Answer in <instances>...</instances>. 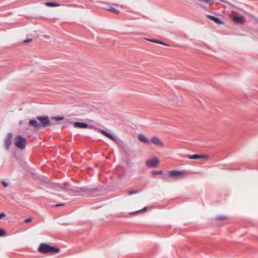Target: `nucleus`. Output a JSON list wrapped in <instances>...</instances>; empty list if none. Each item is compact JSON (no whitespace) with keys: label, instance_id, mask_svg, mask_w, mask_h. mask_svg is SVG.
Returning a JSON list of instances; mask_svg holds the SVG:
<instances>
[{"label":"nucleus","instance_id":"f257e3e1","mask_svg":"<svg viewBox=\"0 0 258 258\" xmlns=\"http://www.w3.org/2000/svg\"><path fill=\"white\" fill-rule=\"evenodd\" d=\"M38 250L42 253H50L52 254L57 253L60 251V249L58 248L50 246L46 243H41L39 245Z\"/></svg>","mask_w":258,"mask_h":258},{"label":"nucleus","instance_id":"f03ea898","mask_svg":"<svg viewBox=\"0 0 258 258\" xmlns=\"http://www.w3.org/2000/svg\"><path fill=\"white\" fill-rule=\"evenodd\" d=\"M229 17L231 18L233 22L236 24H244L245 22L244 16L238 14V12L235 10H231Z\"/></svg>","mask_w":258,"mask_h":258},{"label":"nucleus","instance_id":"7ed1b4c3","mask_svg":"<svg viewBox=\"0 0 258 258\" xmlns=\"http://www.w3.org/2000/svg\"><path fill=\"white\" fill-rule=\"evenodd\" d=\"M185 174L186 172L184 170H170L168 172L169 177L175 180L181 179Z\"/></svg>","mask_w":258,"mask_h":258},{"label":"nucleus","instance_id":"20e7f679","mask_svg":"<svg viewBox=\"0 0 258 258\" xmlns=\"http://www.w3.org/2000/svg\"><path fill=\"white\" fill-rule=\"evenodd\" d=\"M15 146L20 149H24L26 147V141L22 136L19 135L15 138Z\"/></svg>","mask_w":258,"mask_h":258},{"label":"nucleus","instance_id":"39448f33","mask_svg":"<svg viewBox=\"0 0 258 258\" xmlns=\"http://www.w3.org/2000/svg\"><path fill=\"white\" fill-rule=\"evenodd\" d=\"M36 119L39 121L41 127H46L50 126L51 123L47 116H37Z\"/></svg>","mask_w":258,"mask_h":258},{"label":"nucleus","instance_id":"423d86ee","mask_svg":"<svg viewBox=\"0 0 258 258\" xmlns=\"http://www.w3.org/2000/svg\"><path fill=\"white\" fill-rule=\"evenodd\" d=\"M13 135L12 133H9L4 141L5 148L6 150H9L12 144Z\"/></svg>","mask_w":258,"mask_h":258},{"label":"nucleus","instance_id":"0eeeda50","mask_svg":"<svg viewBox=\"0 0 258 258\" xmlns=\"http://www.w3.org/2000/svg\"><path fill=\"white\" fill-rule=\"evenodd\" d=\"M159 164V160L156 158H153L151 159L148 160L146 162V164L149 167H156Z\"/></svg>","mask_w":258,"mask_h":258},{"label":"nucleus","instance_id":"6e6552de","mask_svg":"<svg viewBox=\"0 0 258 258\" xmlns=\"http://www.w3.org/2000/svg\"><path fill=\"white\" fill-rule=\"evenodd\" d=\"M151 142L156 146L162 147L163 144L160 139L157 137H153L151 138Z\"/></svg>","mask_w":258,"mask_h":258},{"label":"nucleus","instance_id":"1a4fd4ad","mask_svg":"<svg viewBox=\"0 0 258 258\" xmlns=\"http://www.w3.org/2000/svg\"><path fill=\"white\" fill-rule=\"evenodd\" d=\"M29 125L31 126H33L37 128L41 127L40 125V123L37 119H30L29 122Z\"/></svg>","mask_w":258,"mask_h":258},{"label":"nucleus","instance_id":"9d476101","mask_svg":"<svg viewBox=\"0 0 258 258\" xmlns=\"http://www.w3.org/2000/svg\"><path fill=\"white\" fill-rule=\"evenodd\" d=\"M138 140L144 143L150 144L151 142L145 136L140 134L138 136Z\"/></svg>","mask_w":258,"mask_h":258},{"label":"nucleus","instance_id":"9b49d317","mask_svg":"<svg viewBox=\"0 0 258 258\" xmlns=\"http://www.w3.org/2000/svg\"><path fill=\"white\" fill-rule=\"evenodd\" d=\"M74 126L75 127L85 128H87L89 126V125L87 123H83V122H75L74 123Z\"/></svg>","mask_w":258,"mask_h":258},{"label":"nucleus","instance_id":"f8f14e48","mask_svg":"<svg viewBox=\"0 0 258 258\" xmlns=\"http://www.w3.org/2000/svg\"><path fill=\"white\" fill-rule=\"evenodd\" d=\"M187 157L190 159H200L206 158V156L194 154V155H187Z\"/></svg>","mask_w":258,"mask_h":258},{"label":"nucleus","instance_id":"ddd939ff","mask_svg":"<svg viewBox=\"0 0 258 258\" xmlns=\"http://www.w3.org/2000/svg\"><path fill=\"white\" fill-rule=\"evenodd\" d=\"M84 189L82 188H75L74 189H69L70 192L71 194H75L77 193H79L80 192L84 191Z\"/></svg>","mask_w":258,"mask_h":258},{"label":"nucleus","instance_id":"4468645a","mask_svg":"<svg viewBox=\"0 0 258 258\" xmlns=\"http://www.w3.org/2000/svg\"><path fill=\"white\" fill-rule=\"evenodd\" d=\"M208 17L211 20L215 22L217 24H221L222 22L218 17H216L211 15H208Z\"/></svg>","mask_w":258,"mask_h":258},{"label":"nucleus","instance_id":"2eb2a0df","mask_svg":"<svg viewBox=\"0 0 258 258\" xmlns=\"http://www.w3.org/2000/svg\"><path fill=\"white\" fill-rule=\"evenodd\" d=\"M45 5L48 7H54L59 6L60 4L53 2H46L45 3Z\"/></svg>","mask_w":258,"mask_h":258},{"label":"nucleus","instance_id":"dca6fc26","mask_svg":"<svg viewBox=\"0 0 258 258\" xmlns=\"http://www.w3.org/2000/svg\"><path fill=\"white\" fill-rule=\"evenodd\" d=\"M106 10H107L108 11H111L114 13H115V14H119V11L116 10L115 8H113V7H110L109 8H106Z\"/></svg>","mask_w":258,"mask_h":258},{"label":"nucleus","instance_id":"f3484780","mask_svg":"<svg viewBox=\"0 0 258 258\" xmlns=\"http://www.w3.org/2000/svg\"><path fill=\"white\" fill-rule=\"evenodd\" d=\"M104 136H106V137L108 138L109 139H110V140H111L112 141H113L114 142L116 141V139L112 135H111L109 133H107V132L105 134Z\"/></svg>","mask_w":258,"mask_h":258},{"label":"nucleus","instance_id":"a211bd4d","mask_svg":"<svg viewBox=\"0 0 258 258\" xmlns=\"http://www.w3.org/2000/svg\"><path fill=\"white\" fill-rule=\"evenodd\" d=\"M146 39L148 41H150V42H154V43H156L162 44L163 45H166L164 43L161 42L159 40H157V39Z\"/></svg>","mask_w":258,"mask_h":258},{"label":"nucleus","instance_id":"6ab92c4d","mask_svg":"<svg viewBox=\"0 0 258 258\" xmlns=\"http://www.w3.org/2000/svg\"><path fill=\"white\" fill-rule=\"evenodd\" d=\"M151 173L153 175H157V174H162L163 173V171L162 170H159V171H156V170H153L151 172Z\"/></svg>","mask_w":258,"mask_h":258},{"label":"nucleus","instance_id":"aec40b11","mask_svg":"<svg viewBox=\"0 0 258 258\" xmlns=\"http://www.w3.org/2000/svg\"><path fill=\"white\" fill-rule=\"evenodd\" d=\"M51 118L54 119L56 121H59L62 120L63 119V117L62 116H55L52 117Z\"/></svg>","mask_w":258,"mask_h":258},{"label":"nucleus","instance_id":"412c9836","mask_svg":"<svg viewBox=\"0 0 258 258\" xmlns=\"http://www.w3.org/2000/svg\"><path fill=\"white\" fill-rule=\"evenodd\" d=\"M139 192V191H138V190H131L128 191V194L129 195H132L133 194H137Z\"/></svg>","mask_w":258,"mask_h":258},{"label":"nucleus","instance_id":"4be33fe9","mask_svg":"<svg viewBox=\"0 0 258 258\" xmlns=\"http://www.w3.org/2000/svg\"><path fill=\"white\" fill-rule=\"evenodd\" d=\"M1 183L4 187H7L9 185L8 183L4 180H2Z\"/></svg>","mask_w":258,"mask_h":258},{"label":"nucleus","instance_id":"5701e85b","mask_svg":"<svg viewBox=\"0 0 258 258\" xmlns=\"http://www.w3.org/2000/svg\"><path fill=\"white\" fill-rule=\"evenodd\" d=\"M6 234L5 231L3 229H0V236H4Z\"/></svg>","mask_w":258,"mask_h":258},{"label":"nucleus","instance_id":"b1692460","mask_svg":"<svg viewBox=\"0 0 258 258\" xmlns=\"http://www.w3.org/2000/svg\"><path fill=\"white\" fill-rule=\"evenodd\" d=\"M52 186H53V188L56 189L57 190H59V186L58 184H53Z\"/></svg>","mask_w":258,"mask_h":258},{"label":"nucleus","instance_id":"393cba45","mask_svg":"<svg viewBox=\"0 0 258 258\" xmlns=\"http://www.w3.org/2000/svg\"><path fill=\"white\" fill-rule=\"evenodd\" d=\"M32 221V218H28L25 220L26 223H29Z\"/></svg>","mask_w":258,"mask_h":258},{"label":"nucleus","instance_id":"a878e982","mask_svg":"<svg viewBox=\"0 0 258 258\" xmlns=\"http://www.w3.org/2000/svg\"><path fill=\"white\" fill-rule=\"evenodd\" d=\"M31 41H32L31 39H28L24 40V43H28V42H31Z\"/></svg>","mask_w":258,"mask_h":258},{"label":"nucleus","instance_id":"bb28decb","mask_svg":"<svg viewBox=\"0 0 258 258\" xmlns=\"http://www.w3.org/2000/svg\"><path fill=\"white\" fill-rule=\"evenodd\" d=\"M5 216H6V214L4 213H2L1 214H0V219H2Z\"/></svg>","mask_w":258,"mask_h":258},{"label":"nucleus","instance_id":"cd10ccee","mask_svg":"<svg viewBox=\"0 0 258 258\" xmlns=\"http://www.w3.org/2000/svg\"><path fill=\"white\" fill-rule=\"evenodd\" d=\"M146 208H146V207H145V208H143V209L142 210H139V211H138L135 212V213H139V212H141V211H144V210H145Z\"/></svg>","mask_w":258,"mask_h":258},{"label":"nucleus","instance_id":"c85d7f7f","mask_svg":"<svg viewBox=\"0 0 258 258\" xmlns=\"http://www.w3.org/2000/svg\"><path fill=\"white\" fill-rule=\"evenodd\" d=\"M100 132L104 135H105V134L106 133V131H104V130H101L100 131Z\"/></svg>","mask_w":258,"mask_h":258},{"label":"nucleus","instance_id":"c756f323","mask_svg":"<svg viewBox=\"0 0 258 258\" xmlns=\"http://www.w3.org/2000/svg\"><path fill=\"white\" fill-rule=\"evenodd\" d=\"M223 218H224V217H221V216H217V219H219V220L223 219Z\"/></svg>","mask_w":258,"mask_h":258},{"label":"nucleus","instance_id":"7c9ffc66","mask_svg":"<svg viewBox=\"0 0 258 258\" xmlns=\"http://www.w3.org/2000/svg\"><path fill=\"white\" fill-rule=\"evenodd\" d=\"M63 205H64V204H61L56 205L55 206L58 207V206H63Z\"/></svg>","mask_w":258,"mask_h":258},{"label":"nucleus","instance_id":"2f4dec72","mask_svg":"<svg viewBox=\"0 0 258 258\" xmlns=\"http://www.w3.org/2000/svg\"><path fill=\"white\" fill-rule=\"evenodd\" d=\"M163 179L164 180H165V181H167V177H163Z\"/></svg>","mask_w":258,"mask_h":258}]
</instances>
